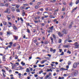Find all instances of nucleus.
<instances>
[{"label": "nucleus", "mask_w": 79, "mask_h": 79, "mask_svg": "<svg viewBox=\"0 0 79 79\" xmlns=\"http://www.w3.org/2000/svg\"><path fill=\"white\" fill-rule=\"evenodd\" d=\"M2 71L3 72V73H6V72L5 71V70H4L3 69H2Z\"/></svg>", "instance_id": "48"}, {"label": "nucleus", "mask_w": 79, "mask_h": 79, "mask_svg": "<svg viewBox=\"0 0 79 79\" xmlns=\"http://www.w3.org/2000/svg\"><path fill=\"white\" fill-rule=\"evenodd\" d=\"M26 25L28 26H30V25L29 24V23H26Z\"/></svg>", "instance_id": "40"}, {"label": "nucleus", "mask_w": 79, "mask_h": 79, "mask_svg": "<svg viewBox=\"0 0 79 79\" xmlns=\"http://www.w3.org/2000/svg\"><path fill=\"white\" fill-rule=\"evenodd\" d=\"M79 3V0H78L76 1L75 3L76 4V5H77V4Z\"/></svg>", "instance_id": "30"}, {"label": "nucleus", "mask_w": 79, "mask_h": 79, "mask_svg": "<svg viewBox=\"0 0 79 79\" xmlns=\"http://www.w3.org/2000/svg\"><path fill=\"white\" fill-rule=\"evenodd\" d=\"M33 42H34V43H35V42H37V40H34L33 41Z\"/></svg>", "instance_id": "62"}, {"label": "nucleus", "mask_w": 79, "mask_h": 79, "mask_svg": "<svg viewBox=\"0 0 79 79\" xmlns=\"http://www.w3.org/2000/svg\"><path fill=\"white\" fill-rule=\"evenodd\" d=\"M59 52H60V53H61V52H62V49H59Z\"/></svg>", "instance_id": "57"}, {"label": "nucleus", "mask_w": 79, "mask_h": 79, "mask_svg": "<svg viewBox=\"0 0 79 79\" xmlns=\"http://www.w3.org/2000/svg\"><path fill=\"white\" fill-rule=\"evenodd\" d=\"M48 31V32L49 33H50V32H53L52 31H51V30H49Z\"/></svg>", "instance_id": "41"}, {"label": "nucleus", "mask_w": 79, "mask_h": 79, "mask_svg": "<svg viewBox=\"0 0 79 79\" xmlns=\"http://www.w3.org/2000/svg\"><path fill=\"white\" fill-rule=\"evenodd\" d=\"M73 5V3L71 2L69 3V5L70 6H72Z\"/></svg>", "instance_id": "31"}, {"label": "nucleus", "mask_w": 79, "mask_h": 79, "mask_svg": "<svg viewBox=\"0 0 79 79\" xmlns=\"http://www.w3.org/2000/svg\"><path fill=\"white\" fill-rule=\"evenodd\" d=\"M63 76L64 77H66V76H68V75L66 74H64L63 75Z\"/></svg>", "instance_id": "45"}, {"label": "nucleus", "mask_w": 79, "mask_h": 79, "mask_svg": "<svg viewBox=\"0 0 79 79\" xmlns=\"http://www.w3.org/2000/svg\"><path fill=\"white\" fill-rule=\"evenodd\" d=\"M23 5H24L25 6H27V4H23Z\"/></svg>", "instance_id": "49"}, {"label": "nucleus", "mask_w": 79, "mask_h": 79, "mask_svg": "<svg viewBox=\"0 0 79 79\" xmlns=\"http://www.w3.org/2000/svg\"><path fill=\"white\" fill-rule=\"evenodd\" d=\"M19 69L20 70H22V69H24V68H23V67L21 66H19Z\"/></svg>", "instance_id": "29"}, {"label": "nucleus", "mask_w": 79, "mask_h": 79, "mask_svg": "<svg viewBox=\"0 0 79 79\" xmlns=\"http://www.w3.org/2000/svg\"><path fill=\"white\" fill-rule=\"evenodd\" d=\"M20 19L21 20V21H22L23 22V21H24V20H23V18H22L21 17L20 18Z\"/></svg>", "instance_id": "43"}, {"label": "nucleus", "mask_w": 79, "mask_h": 79, "mask_svg": "<svg viewBox=\"0 0 79 79\" xmlns=\"http://www.w3.org/2000/svg\"><path fill=\"white\" fill-rule=\"evenodd\" d=\"M21 64H22V66H24L25 65V63L23 62V61L21 62Z\"/></svg>", "instance_id": "22"}, {"label": "nucleus", "mask_w": 79, "mask_h": 79, "mask_svg": "<svg viewBox=\"0 0 79 79\" xmlns=\"http://www.w3.org/2000/svg\"><path fill=\"white\" fill-rule=\"evenodd\" d=\"M51 21V20H48V23H50V22Z\"/></svg>", "instance_id": "53"}, {"label": "nucleus", "mask_w": 79, "mask_h": 79, "mask_svg": "<svg viewBox=\"0 0 79 79\" xmlns=\"http://www.w3.org/2000/svg\"><path fill=\"white\" fill-rule=\"evenodd\" d=\"M2 74H3V76H4V77H6V75H5L4 73H3Z\"/></svg>", "instance_id": "56"}, {"label": "nucleus", "mask_w": 79, "mask_h": 79, "mask_svg": "<svg viewBox=\"0 0 79 79\" xmlns=\"http://www.w3.org/2000/svg\"><path fill=\"white\" fill-rule=\"evenodd\" d=\"M44 16L45 18H48V15H44Z\"/></svg>", "instance_id": "51"}, {"label": "nucleus", "mask_w": 79, "mask_h": 79, "mask_svg": "<svg viewBox=\"0 0 79 79\" xmlns=\"http://www.w3.org/2000/svg\"><path fill=\"white\" fill-rule=\"evenodd\" d=\"M47 61V60H44L41 62V64H44V63H45V61Z\"/></svg>", "instance_id": "20"}, {"label": "nucleus", "mask_w": 79, "mask_h": 79, "mask_svg": "<svg viewBox=\"0 0 79 79\" xmlns=\"http://www.w3.org/2000/svg\"><path fill=\"white\" fill-rule=\"evenodd\" d=\"M73 25V22H72L70 24V25L69 26V28H71V27H72V26Z\"/></svg>", "instance_id": "13"}, {"label": "nucleus", "mask_w": 79, "mask_h": 79, "mask_svg": "<svg viewBox=\"0 0 79 79\" xmlns=\"http://www.w3.org/2000/svg\"><path fill=\"white\" fill-rule=\"evenodd\" d=\"M34 68H35L37 67V65H33Z\"/></svg>", "instance_id": "58"}, {"label": "nucleus", "mask_w": 79, "mask_h": 79, "mask_svg": "<svg viewBox=\"0 0 79 79\" xmlns=\"http://www.w3.org/2000/svg\"><path fill=\"white\" fill-rule=\"evenodd\" d=\"M77 64H79V62H75L73 65V68H77Z\"/></svg>", "instance_id": "1"}, {"label": "nucleus", "mask_w": 79, "mask_h": 79, "mask_svg": "<svg viewBox=\"0 0 79 79\" xmlns=\"http://www.w3.org/2000/svg\"><path fill=\"white\" fill-rule=\"evenodd\" d=\"M62 32L65 34H68V30L66 29H64L62 30Z\"/></svg>", "instance_id": "2"}, {"label": "nucleus", "mask_w": 79, "mask_h": 79, "mask_svg": "<svg viewBox=\"0 0 79 79\" xmlns=\"http://www.w3.org/2000/svg\"><path fill=\"white\" fill-rule=\"evenodd\" d=\"M42 26H45V24H44V23H42Z\"/></svg>", "instance_id": "63"}, {"label": "nucleus", "mask_w": 79, "mask_h": 79, "mask_svg": "<svg viewBox=\"0 0 79 79\" xmlns=\"http://www.w3.org/2000/svg\"><path fill=\"white\" fill-rule=\"evenodd\" d=\"M18 58V56H15V59H17Z\"/></svg>", "instance_id": "47"}, {"label": "nucleus", "mask_w": 79, "mask_h": 79, "mask_svg": "<svg viewBox=\"0 0 79 79\" xmlns=\"http://www.w3.org/2000/svg\"><path fill=\"white\" fill-rule=\"evenodd\" d=\"M39 67H44V66H45V65L43 64L42 65L41 64H39Z\"/></svg>", "instance_id": "19"}, {"label": "nucleus", "mask_w": 79, "mask_h": 79, "mask_svg": "<svg viewBox=\"0 0 79 79\" xmlns=\"http://www.w3.org/2000/svg\"><path fill=\"white\" fill-rule=\"evenodd\" d=\"M60 71H64V70H65V69L63 68H61L60 69H59Z\"/></svg>", "instance_id": "17"}, {"label": "nucleus", "mask_w": 79, "mask_h": 79, "mask_svg": "<svg viewBox=\"0 0 79 79\" xmlns=\"http://www.w3.org/2000/svg\"><path fill=\"white\" fill-rule=\"evenodd\" d=\"M13 37L14 39L15 40H18V36H13Z\"/></svg>", "instance_id": "8"}, {"label": "nucleus", "mask_w": 79, "mask_h": 79, "mask_svg": "<svg viewBox=\"0 0 79 79\" xmlns=\"http://www.w3.org/2000/svg\"><path fill=\"white\" fill-rule=\"evenodd\" d=\"M6 32L7 35H10L12 34V32H11L10 31H7Z\"/></svg>", "instance_id": "9"}, {"label": "nucleus", "mask_w": 79, "mask_h": 79, "mask_svg": "<svg viewBox=\"0 0 79 79\" xmlns=\"http://www.w3.org/2000/svg\"><path fill=\"white\" fill-rule=\"evenodd\" d=\"M50 52H53V53H55V52H56V49H54L53 50L52 48H50Z\"/></svg>", "instance_id": "5"}, {"label": "nucleus", "mask_w": 79, "mask_h": 79, "mask_svg": "<svg viewBox=\"0 0 79 79\" xmlns=\"http://www.w3.org/2000/svg\"><path fill=\"white\" fill-rule=\"evenodd\" d=\"M67 53H69V54H71V51H69V50H68V51L67 52Z\"/></svg>", "instance_id": "27"}, {"label": "nucleus", "mask_w": 79, "mask_h": 79, "mask_svg": "<svg viewBox=\"0 0 79 79\" xmlns=\"http://www.w3.org/2000/svg\"><path fill=\"white\" fill-rule=\"evenodd\" d=\"M53 26H52L51 27H48V29H49V30H50L51 31H52L53 29Z\"/></svg>", "instance_id": "7"}, {"label": "nucleus", "mask_w": 79, "mask_h": 79, "mask_svg": "<svg viewBox=\"0 0 79 79\" xmlns=\"http://www.w3.org/2000/svg\"><path fill=\"white\" fill-rule=\"evenodd\" d=\"M78 74V71L77 70H75L74 72V76H76Z\"/></svg>", "instance_id": "3"}, {"label": "nucleus", "mask_w": 79, "mask_h": 79, "mask_svg": "<svg viewBox=\"0 0 79 79\" xmlns=\"http://www.w3.org/2000/svg\"><path fill=\"white\" fill-rule=\"evenodd\" d=\"M26 70H27L26 71V72L28 73H29V72H30V70H29V69L27 68L26 69Z\"/></svg>", "instance_id": "14"}, {"label": "nucleus", "mask_w": 79, "mask_h": 79, "mask_svg": "<svg viewBox=\"0 0 79 79\" xmlns=\"http://www.w3.org/2000/svg\"><path fill=\"white\" fill-rule=\"evenodd\" d=\"M5 30H6V27H4L3 30L5 31Z\"/></svg>", "instance_id": "64"}, {"label": "nucleus", "mask_w": 79, "mask_h": 79, "mask_svg": "<svg viewBox=\"0 0 79 79\" xmlns=\"http://www.w3.org/2000/svg\"><path fill=\"white\" fill-rule=\"evenodd\" d=\"M11 6H15V4H12Z\"/></svg>", "instance_id": "60"}, {"label": "nucleus", "mask_w": 79, "mask_h": 79, "mask_svg": "<svg viewBox=\"0 0 79 79\" xmlns=\"http://www.w3.org/2000/svg\"><path fill=\"white\" fill-rule=\"evenodd\" d=\"M64 55V52H62L60 54V55Z\"/></svg>", "instance_id": "44"}, {"label": "nucleus", "mask_w": 79, "mask_h": 79, "mask_svg": "<svg viewBox=\"0 0 79 79\" xmlns=\"http://www.w3.org/2000/svg\"><path fill=\"white\" fill-rule=\"evenodd\" d=\"M48 75L45 77L44 79H47L48 77H49V76H51L52 75V73H49Z\"/></svg>", "instance_id": "4"}, {"label": "nucleus", "mask_w": 79, "mask_h": 79, "mask_svg": "<svg viewBox=\"0 0 79 79\" xmlns=\"http://www.w3.org/2000/svg\"><path fill=\"white\" fill-rule=\"evenodd\" d=\"M9 44L10 45H12V44H13V42H10L9 43Z\"/></svg>", "instance_id": "52"}, {"label": "nucleus", "mask_w": 79, "mask_h": 79, "mask_svg": "<svg viewBox=\"0 0 79 79\" xmlns=\"http://www.w3.org/2000/svg\"><path fill=\"white\" fill-rule=\"evenodd\" d=\"M35 23H38V22H39L38 21H34Z\"/></svg>", "instance_id": "61"}, {"label": "nucleus", "mask_w": 79, "mask_h": 79, "mask_svg": "<svg viewBox=\"0 0 79 79\" xmlns=\"http://www.w3.org/2000/svg\"><path fill=\"white\" fill-rule=\"evenodd\" d=\"M68 65L69 66V65H70V64H71V61H69L68 62Z\"/></svg>", "instance_id": "21"}, {"label": "nucleus", "mask_w": 79, "mask_h": 79, "mask_svg": "<svg viewBox=\"0 0 79 79\" xmlns=\"http://www.w3.org/2000/svg\"><path fill=\"white\" fill-rule=\"evenodd\" d=\"M10 16V15H7V18L8 19V21H10V19H11V18L9 17Z\"/></svg>", "instance_id": "11"}, {"label": "nucleus", "mask_w": 79, "mask_h": 79, "mask_svg": "<svg viewBox=\"0 0 79 79\" xmlns=\"http://www.w3.org/2000/svg\"><path fill=\"white\" fill-rule=\"evenodd\" d=\"M1 6H5V5L3 4H1Z\"/></svg>", "instance_id": "54"}, {"label": "nucleus", "mask_w": 79, "mask_h": 79, "mask_svg": "<svg viewBox=\"0 0 79 79\" xmlns=\"http://www.w3.org/2000/svg\"><path fill=\"white\" fill-rule=\"evenodd\" d=\"M6 57V55H4L3 56H2V60L3 61H6V58L5 57Z\"/></svg>", "instance_id": "6"}, {"label": "nucleus", "mask_w": 79, "mask_h": 79, "mask_svg": "<svg viewBox=\"0 0 79 79\" xmlns=\"http://www.w3.org/2000/svg\"><path fill=\"white\" fill-rule=\"evenodd\" d=\"M38 8H39V5H38V4L37 5L35 6V9H37Z\"/></svg>", "instance_id": "15"}, {"label": "nucleus", "mask_w": 79, "mask_h": 79, "mask_svg": "<svg viewBox=\"0 0 79 79\" xmlns=\"http://www.w3.org/2000/svg\"><path fill=\"white\" fill-rule=\"evenodd\" d=\"M16 11H17V12H20V10L19 9H16Z\"/></svg>", "instance_id": "25"}, {"label": "nucleus", "mask_w": 79, "mask_h": 79, "mask_svg": "<svg viewBox=\"0 0 79 79\" xmlns=\"http://www.w3.org/2000/svg\"><path fill=\"white\" fill-rule=\"evenodd\" d=\"M20 6V5H19L18 4L16 5V7L17 8H19Z\"/></svg>", "instance_id": "23"}, {"label": "nucleus", "mask_w": 79, "mask_h": 79, "mask_svg": "<svg viewBox=\"0 0 79 79\" xmlns=\"http://www.w3.org/2000/svg\"><path fill=\"white\" fill-rule=\"evenodd\" d=\"M75 47L76 48H79V45H75Z\"/></svg>", "instance_id": "33"}, {"label": "nucleus", "mask_w": 79, "mask_h": 79, "mask_svg": "<svg viewBox=\"0 0 79 79\" xmlns=\"http://www.w3.org/2000/svg\"><path fill=\"white\" fill-rule=\"evenodd\" d=\"M5 6L6 7L8 6V3H6L5 4Z\"/></svg>", "instance_id": "50"}, {"label": "nucleus", "mask_w": 79, "mask_h": 79, "mask_svg": "<svg viewBox=\"0 0 79 79\" xmlns=\"http://www.w3.org/2000/svg\"><path fill=\"white\" fill-rule=\"evenodd\" d=\"M63 5H66V2H64L63 3Z\"/></svg>", "instance_id": "59"}, {"label": "nucleus", "mask_w": 79, "mask_h": 79, "mask_svg": "<svg viewBox=\"0 0 79 79\" xmlns=\"http://www.w3.org/2000/svg\"><path fill=\"white\" fill-rule=\"evenodd\" d=\"M9 9H7L6 10H5L4 12L5 13H8V11H9Z\"/></svg>", "instance_id": "24"}, {"label": "nucleus", "mask_w": 79, "mask_h": 79, "mask_svg": "<svg viewBox=\"0 0 79 79\" xmlns=\"http://www.w3.org/2000/svg\"><path fill=\"white\" fill-rule=\"evenodd\" d=\"M52 36L53 38H54V39H56V36H55V35L54 34H53Z\"/></svg>", "instance_id": "32"}, {"label": "nucleus", "mask_w": 79, "mask_h": 79, "mask_svg": "<svg viewBox=\"0 0 79 79\" xmlns=\"http://www.w3.org/2000/svg\"><path fill=\"white\" fill-rule=\"evenodd\" d=\"M20 10H23V9H24V7H23V6H21L20 8Z\"/></svg>", "instance_id": "28"}, {"label": "nucleus", "mask_w": 79, "mask_h": 79, "mask_svg": "<svg viewBox=\"0 0 79 79\" xmlns=\"http://www.w3.org/2000/svg\"><path fill=\"white\" fill-rule=\"evenodd\" d=\"M2 23H3L4 25L5 26H6V25H7V23L5 21L3 22Z\"/></svg>", "instance_id": "12"}, {"label": "nucleus", "mask_w": 79, "mask_h": 79, "mask_svg": "<svg viewBox=\"0 0 79 79\" xmlns=\"http://www.w3.org/2000/svg\"><path fill=\"white\" fill-rule=\"evenodd\" d=\"M11 10L12 11H15L16 10V8L14 7H12L11 8Z\"/></svg>", "instance_id": "10"}, {"label": "nucleus", "mask_w": 79, "mask_h": 79, "mask_svg": "<svg viewBox=\"0 0 79 79\" xmlns=\"http://www.w3.org/2000/svg\"><path fill=\"white\" fill-rule=\"evenodd\" d=\"M43 73V70H40L39 72V74H41V73Z\"/></svg>", "instance_id": "36"}, {"label": "nucleus", "mask_w": 79, "mask_h": 79, "mask_svg": "<svg viewBox=\"0 0 79 79\" xmlns=\"http://www.w3.org/2000/svg\"><path fill=\"white\" fill-rule=\"evenodd\" d=\"M8 48H11L12 47V45H9L7 46Z\"/></svg>", "instance_id": "42"}, {"label": "nucleus", "mask_w": 79, "mask_h": 79, "mask_svg": "<svg viewBox=\"0 0 79 79\" xmlns=\"http://www.w3.org/2000/svg\"><path fill=\"white\" fill-rule=\"evenodd\" d=\"M61 41H62L61 39H60L59 41V43H61Z\"/></svg>", "instance_id": "38"}, {"label": "nucleus", "mask_w": 79, "mask_h": 79, "mask_svg": "<svg viewBox=\"0 0 79 79\" xmlns=\"http://www.w3.org/2000/svg\"><path fill=\"white\" fill-rule=\"evenodd\" d=\"M27 32H28V33H31V31H30V30H29L28 29H27Z\"/></svg>", "instance_id": "34"}, {"label": "nucleus", "mask_w": 79, "mask_h": 79, "mask_svg": "<svg viewBox=\"0 0 79 79\" xmlns=\"http://www.w3.org/2000/svg\"><path fill=\"white\" fill-rule=\"evenodd\" d=\"M45 44H48V41H45L44 42Z\"/></svg>", "instance_id": "39"}, {"label": "nucleus", "mask_w": 79, "mask_h": 79, "mask_svg": "<svg viewBox=\"0 0 79 79\" xmlns=\"http://www.w3.org/2000/svg\"><path fill=\"white\" fill-rule=\"evenodd\" d=\"M64 48H68V47H69V45H64Z\"/></svg>", "instance_id": "16"}, {"label": "nucleus", "mask_w": 79, "mask_h": 79, "mask_svg": "<svg viewBox=\"0 0 79 79\" xmlns=\"http://www.w3.org/2000/svg\"><path fill=\"white\" fill-rule=\"evenodd\" d=\"M64 77H59L58 79H64Z\"/></svg>", "instance_id": "35"}, {"label": "nucleus", "mask_w": 79, "mask_h": 79, "mask_svg": "<svg viewBox=\"0 0 79 79\" xmlns=\"http://www.w3.org/2000/svg\"><path fill=\"white\" fill-rule=\"evenodd\" d=\"M59 35L61 36V33H60V32L59 31L58 34Z\"/></svg>", "instance_id": "46"}, {"label": "nucleus", "mask_w": 79, "mask_h": 79, "mask_svg": "<svg viewBox=\"0 0 79 79\" xmlns=\"http://www.w3.org/2000/svg\"><path fill=\"white\" fill-rule=\"evenodd\" d=\"M65 8H64L63 7L62 8V11H65Z\"/></svg>", "instance_id": "55"}, {"label": "nucleus", "mask_w": 79, "mask_h": 79, "mask_svg": "<svg viewBox=\"0 0 79 79\" xmlns=\"http://www.w3.org/2000/svg\"><path fill=\"white\" fill-rule=\"evenodd\" d=\"M25 14H26V13H25V12H23L22 13V16H24V15H25Z\"/></svg>", "instance_id": "37"}, {"label": "nucleus", "mask_w": 79, "mask_h": 79, "mask_svg": "<svg viewBox=\"0 0 79 79\" xmlns=\"http://www.w3.org/2000/svg\"><path fill=\"white\" fill-rule=\"evenodd\" d=\"M76 9H77V7H76L75 8H74L73 9V11H72V12H74V11H76Z\"/></svg>", "instance_id": "26"}, {"label": "nucleus", "mask_w": 79, "mask_h": 79, "mask_svg": "<svg viewBox=\"0 0 79 79\" xmlns=\"http://www.w3.org/2000/svg\"><path fill=\"white\" fill-rule=\"evenodd\" d=\"M13 29H14V30H16L17 29V27L15 25L14 27H13Z\"/></svg>", "instance_id": "18"}]
</instances>
